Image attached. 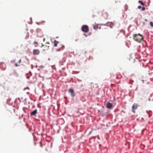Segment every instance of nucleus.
Here are the masks:
<instances>
[{
	"instance_id": "nucleus-18",
	"label": "nucleus",
	"mask_w": 153,
	"mask_h": 153,
	"mask_svg": "<svg viewBox=\"0 0 153 153\" xmlns=\"http://www.w3.org/2000/svg\"><path fill=\"white\" fill-rule=\"evenodd\" d=\"M138 8L139 9H140L141 8V6H138Z\"/></svg>"
},
{
	"instance_id": "nucleus-10",
	"label": "nucleus",
	"mask_w": 153,
	"mask_h": 153,
	"mask_svg": "<svg viewBox=\"0 0 153 153\" xmlns=\"http://www.w3.org/2000/svg\"><path fill=\"white\" fill-rule=\"evenodd\" d=\"M107 25L109 26L110 28H112L113 27V26L114 25V24L112 23H110L109 22H108L107 23Z\"/></svg>"
},
{
	"instance_id": "nucleus-5",
	"label": "nucleus",
	"mask_w": 153,
	"mask_h": 153,
	"mask_svg": "<svg viewBox=\"0 0 153 153\" xmlns=\"http://www.w3.org/2000/svg\"><path fill=\"white\" fill-rule=\"evenodd\" d=\"M33 53L35 55H38L40 53V51L38 49H34Z\"/></svg>"
},
{
	"instance_id": "nucleus-22",
	"label": "nucleus",
	"mask_w": 153,
	"mask_h": 153,
	"mask_svg": "<svg viewBox=\"0 0 153 153\" xmlns=\"http://www.w3.org/2000/svg\"><path fill=\"white\" fill-rule=\"evenodd\" d=\"M43 40H44V41H45V39H43Z\"/></svg>"
},
{
	"instance_id": "nucleus-3",
	"label": "nucleus",
	"mask_w": 153,
	"mask_h": 153,
	"mask_svg": "<svg viewBox=\"0 0 153 153\" xmlns=\"http://www.w3.org/2000/svg\"><path fill=\"white\" fill-rule=\"evenodd\" d=\"M82 30L85 32L87 33L89 31L88 27L87 25H83L82 26L81 28Z\"/></svg>"
},
{
	"instance_id": "nucleus-11",
	"label": "nucleus",
	"mask_w": 153,
	"mask_h": 153,
	"mask_svg": "<svg viewBox=\"0 0 153 153\" xmlns=\"http://www.w3.org/2000/svg\"><path fill=\"white\" fill-rule=\"evenodd\" d=\"M93 28L94 30H97L98 28V25L97 24L93 25Z\"/></svg>"
},
{
	"instance_id": "nucleus-20",
	"label": "nucleus",
	"mask_w": 153,
	"mask_h": 153,
	"mask_svg": "<svg viewBox=\"0 0 153 153\" xmlns=\"http://www.w3.org/2000/svg\"><path fill=\"white\" fill-rule=\"evenodd\" d=\"M84 35H85L86 37H87V35H86V34H85V33H84Z\"/></svg>"
},
{
	"instance_id": "nucleus-23",
	"label": "nucleus",
	"mask_w": 153,
	"mask_h": 153,
	"mask_svg": "<svg viewBox=\"0 0 153 153\" xmlns=\"http://www.w3.org/2000/svg\"><path fill=\"white\" fill-rule=\"evenodd\" d=\"M91 34V33H89V35Z\"/></svg>"
},
{
	"instance_id": "nucleus-13",
	"label": "nucleus",
	"mask_w": 153,
	"mask_h": 153,
	"mask_svg": "<svg viewBox=\"0 0 153 153\" xmlns=\"http://www.w3.org/2000/svg\"><path fill=\"white\" fill-rule=\"evenodd\" d=\"M34 44H35L34 46L35 47H37L38 46V44L37 42H34Z\"/></svg>"
},
{
	"instance_id": "nucleus-9",
	"label": "nucleus",
	"mask_w": 153,
	"mask_h": 153,
	"mask_svg": "<svg viewBox=\"0 0 153 153\" xmlns=\"http://www.w3.org/2000/svg\"><path fill=\"white\" fill-rule=\"evenodd\" d=\"M37 113V110L36 109L30 113L31 116L35 115Z\"/></svg>"
},
{
	"instance_id": "nucleus-2",
	"label": "nucleus",
	"mask_w": 153,
	"mask_h": 153,
	"mask_svg": "<svg viewBox=\"0 0 153 153\" xmlns=\"http://www.w3.org/2000/svg\"><path fill=\"white\" fill-rule=\"evenodd\" d=\"M50 44L48 42H47L45 45H42L41 47H43V50L44 51H45L49 49Z\"/></svg>"
},
{
	"instance_id": "nucleus-14",
	"label": "nucleus",
	"mask_w": 153,
	"mask_h": 153,
	"mask_svg": "<svg viewBox=\"0 0 153 153\" xmlns=\"http://www.w3.org/2000/svg\"><path fill=\"white\" fill-rule=\"evenodd\" d=\"M138 2L141 5H145V4L143 3L142 1L139 0L138 1Z\"/></svg>"
},
{
	"instance_id": "nucleus-4",
	"label": "nucleus",
	"mask_w": 153,
	"mask_h": 153,
	"mask_svg": "<svg viewBox=\"0 0 153 153\" xmlns=\"http://www.w3.org/2000/svg\"><path fill=\"white\" fill-rule=\"evenodd\" d=\"M138 105L136 103H134L132 106V111L133 112L135 113V110L137 109V108Z\"/></svg>"
},
{
	"instance_id": "nucleus-21",
	"label": "nucleus",
	"mask_w": 153,
	"mask_h": 153,
	"mask_svg": "<svg viewBox=\"0 0 153 153\" xmlns=\"http://www.w3.org/2000/svg\"><path fill=\"white\" fill-rule=\"evenodd\" d=\"M145 21H148V20H147V19H145Z\"/></svg>"
},
{
	"instance_id": "nucleus-1",
	"label": "nucleus",
	"mask_w": 153,
	"mask_h": 153,
	"mask_svg": "<svg viewBox=\"0 0 153 153\" xmlns=\"http://www.w3.org/2000/svg\"><path fill=\"white\" fill-rule=\"evenodd\" d=\"M133 38L135 41L138 42H140L143 39V37L140 34H134Z\"/></svg>"
},
{
	"instance_id": "nucleus-8",
	"label": "nucleus",
	"mask_w": 153,
	"mask_h": 153,
	"mask_svg": "<svg viewBox=\"0 0 153 153\" xmlns=\"http://www.w3.org/2000/svg\"><path fill=\"white\" fill-rule=\"evenodd\" d=\"M112 107V103H110V102H108L107 103V105H106V107L108 108H111Z\"/></svg>"
},
{
	"instance_id": "nucleus-17",
	"label": "nucleus",
	"mask_w": 153,
	"mask_h": 153,
	"mask_svg": "<svg viewBox=\"0 0 153 153\" xmlns=\"http://www.w3.org/2000/svg\"><path fill=\"white\" fill-rule=\"evenodd\" d=\"M145 10V8L144 7H143L142 8V10Z\"/></svg>"
},
{
	"instance_id": "nucleus-19",
	"label": "nucleus",
	"mask_w": 153,
	"mask_h": 153,
	"mask_svg": "<svg viewBox=\"0 0 153 153\" xmlns=\"http://www.w3.org/2000/svg\"><path fill=\"white\" fill-rule=\"evenodd\" d=\"M21 62V59H20L19 60V63H20Z\"/></svg>"
},
{
	"instance_id": "nucleus-7",
	"label": "nucleus",
	"mask_w": 153,
	"mask_h": 153,
	"mask_svg": "<svg viewBox=\"0 0 153 153\" xmlns=\"http://www.w3.org/2000/svg\"><path fill=\"white\" fill-rule=\"evenodd\" d=\"M68 92H69L71 93V95L72 97H74L75 96V94L73 89H70L68 90Z\"/></svg>"
},
{
	"instance_id": "nucleus-12",
	"label": "nucleus",
	"mask_w": 153,
	"mask_h": 153,
	"mask_svg": "<svg viewBox=\"0 0 153 153\" xmlns=\"http://www.w3.org/2000/svg\"><path fill=\"white\" fill-rule=\"evenodd\" d=\"M54 46L55 47H56L57 46V44L59 43V42L56 41L55 40L54 41Z\"/></svg>"
},
{
	"instance_id": "nucleus-15",
	"label": "nucleus",
	"mask_w": 153,
	"mask_h": 153,
	"mask_svg": "<svg viewBox=\"0 0 153 153\" xmlns=\"http://www.w3.org/2000/svg\"><path fill=\"white\" fill-rule=\"evenodd\" d=\"M150 25L152 27H153V23L152 22H150Z\"/></svg>"
},
{
	"instance_id": "nucleus-16",
	"label": "nucleus",
	"mask_w": 153,
	"mask_h": 153,
	"mask_svg": "<svg viewBox=\"0 0 153 153\" xmlns=\"http://www.w3.org/2000/svg\"><path fill=\"white\" fill-rule=\"evenodd\" d=\"M15 66H16V67H17V66H19L20 65H18L17 64V63H16L15 64Z\"/></svg>"
},
{
	"instance_id": "nucleus-6",
	"label": "nucleus",
	"mask_w": 153,
	"mask_h": 153,
	"mask_svg": "<svg viewBox=\"0 0 153 153\" xmlns=\"http://www.w3.org/2000/svg\"><path fill=\"white\" fill-rule=\"evenodd\" d=\"M0 67L3 70H5L6 69L5 64L3 62H1L0 64Z\"/></svg>"
}]
</instances>
